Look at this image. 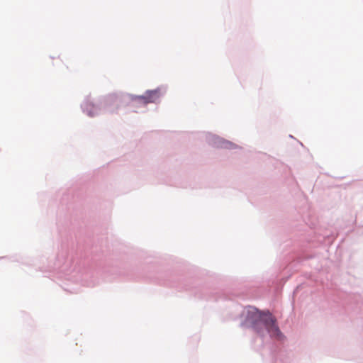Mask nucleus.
I'll return each instance as SVG.
<instances>
[{"label": "nucleus", "mask_w": 363, "mask_h": 363, "mask_svg": "<svg viewBox=\"0 0 363 363\" xmlns=\"http://www.w3.org/2000/svg\"><path fill=\"white\" fill-rule=\"evenodd\" d=\"M276 322V318L269 311H259L255 308H249L247 311V323L256 330H257L258 325L261 323L264 325L272 337L281 340L282 333Z\"/></svg>", "instance_id": "1"}, {"label": "nucleus", "mask_w": 363, "mask_h": 363, "mask_svg": "<svg viewBox=\"0 0 363 363\" xmlns=\"http://www.w3.org/2000/svg\"><path fill=\"white\" fill-rule=\"evenodd\" d=\"M160 96L161 91L160 89H157L147 91L144 95L136 96L135 99L138 100L139 103L147 104L156 102L160 99Z\"/></svg>", "instance_id": "2"}]
</instances>
